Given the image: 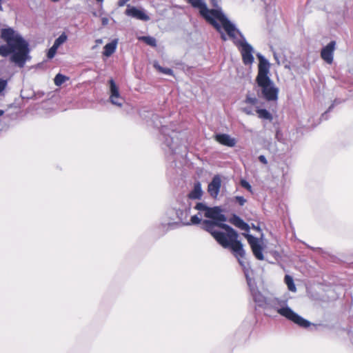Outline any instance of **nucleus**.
I'll return each mask as SVG.
<instances>
[{
    "instance_id": "1",
    "label": "nucleus",
    "mask_w": 353,
    "mask_h": 353,
    "mask_svg": "<svg viewBox=\"0 0 353 353\" xmlns=\"http://www.w3.org/2000/svg\"><path fill=\"white\" fill-rule=\"evenodd\" d=\"M203 228L211 234L214 239L224 248H230L241 265V259L245 255L242 243L238 240L237 232L230 225L210 220L202 222Z\"/></svg>"
},
{
    "instance_id": "2",
    "label": "nucleus",
    "mask_w": 353,
    "mask_h": 353,
    "mask_svg": "<svg viewBox=\"0 0 353 353\" xmlns=\"http://www.w3.org/2000/svg\"><path fill=\"white\" fill-rule=\"evenodd\" d=\"M1 37L7 44L0 46V55L6 57L12 53L10 61L19 68H23L30 52L28 43L10 28L3 29Z\"/></svg>"
},
{
    "instance_id": "3",
    "label": "nucleus",
    "mask_w": 353,
    "mask_h": 353,
    "mask_svg": "<svg viewBox=\"0 0 353 353\" xmlns=\"http://www.w3.org/2000/svg\"><path fill=\"white\" fill-rule=\"evenodd\" d=\"M194 8H199L201 15L209 22L217 31L221 32V26L217 23L219 21L223 28L231 39H235L239 32L235 26L225 17L221 11L215 9L209 10L203 0H186Z\"/></svg>"
},
{
    "instance_id": "4",
    "label": "nucleus",
    "mask_w": 353,
    "mask_h": 353,
    "mask_svg": "<svg viewBox=\"0 0 353 353\" xmlns=\"http://www.w3.org/2000/svg\"><path fill=\"white\" fill-rule=\"evenodd\" d=\"M269 70L270 64L268 61L263 57H259L256 82L261 88L262 95L265 100L268 101H276L279 90L274 86L272 81L269 77Z\"/></svg>"
},
{
    "instance_id": "5",
    "label": "nucleus",
    "mask_w": 353,
    "mask_h": 353,
    "mask_svg": "<svg viewBox=\"0 0 353 353\" xmlns=\"http://www.w3.org/2000/svg\"><path fill=\"white\" fill-rule=\"evenodd\" d=\"M229 221L235 227L247 232L243 233L242 234L245 236L249 245H250L254 256L258 260L263 261L264 259V256L263 254V248L261 244L260 240L258 238L248 234L250 230L249 225L236 214H232L230 218Z\"/></svg>"
},
{
    "instance_id": "6",
    "label": "nucleus",
    "mask_w": 353,
    "mask_h": 353,
    "mask_svg": "<svg viewBox=\"0 0 353 353\" xmlns=\"http://www.w3.org/2000/svg\"><path fill=\"white\" fill-rule=\"evenodd\" d=\"M277 312L283 316H285L288 320H290L293 323H296L299 326L304 328H307L310 326L311 323L307 320L303 319L296 313H295L289 307H284L278 309Z\"/></svg>"
},
{
    "instance_id": "7",
    "label": "nucleus",
    "mask_w": 353,
    "mask_h": 353,
    "mask_svg": "<svg viewBox=\"0 0 353 353\" xmlns=\"http://www.w3.org/2000/svg\"><path fill=\"white\" fill-rule=\"evenodd\" d=\"M110 84V102L119 107H121L123 105V99L120 96L118 86L116 85L114 81L111 79L109 80Z\"/></svg>"
},
{
    "instance_id": "8",
    "label": "nucleus",
    "mask_w": 353,
    "mask_h": 353,
    "mask_svg": "<svg viewBox=\"0 0 353 353\" xmlns=\"http://www.w3.org/2000/svg\"><path fill=\"white\" fill-rule=\"evenodd\" d=\"M336 41H332L327 46L323 47L321 51V57L328 64H332L334 59Z\"/></svg>"
},
{
    "instance_id": "9",
    "label": "nucleus",
    "mask_w": 353,
    "mask_h": 353,
    "mask_svg": "<svg viewBox=\"0 0 353 353\" xmlns=\"http://www.w3.org/2000/svg\"><path fill=\"white\" fill-rule=\"evenodd\" d=\"M241 54L242 56V60L245 65H249L252 63L254 61V57L252 55V48L246 42H243L241 44Z\"/></svg>"
},
{
    "instance_id": "10",
    "label": "nucleus",
    "mask_w": 353,
    "mask_h": 353,
    "mask_svg": "<svg viewBox=\"0 0 353 353\" xmlns=\"http://www.w3.org/2000/svg\"><path fill=\"white\" fill-rule=\"evenodd\" d=\"M248 284L250 287L251 295L252 296L254 301L258 306L263 307L267 302L265 297L261 294V292L257 288L253 287L251 285L250 279H248Z\"/></svg>"
},
{
    "instance_id": "11",
    "label": "nucleus",
    "mask_w": 353,
    "mask_h": 353,
    "mask_svg": "<svg viewBox=\"0 0 353 353\" xmlns=\"http://www.w3.org/2000/svg\"><path fill=\"white\" fill-rule=\"evenodd\" d=\"M204 216L213 219L216 223L226 221L225 216L221 213V210L219 207L210 208L208 212L204 213Z\"/></svg>"
},
{
    "instance_id": "12",
    "label": "nucleus",
    "mask_w": 353,
    "mask_h": 353,
    "mask_svg": "<svg viewBox=\"0 0 353 353\" xmlns=\"http://www.w3.org/2000/svg\"><path fill=\"white\" fill-rule=\"evenodd\" d=\"M221 187V179L219 175H215L208 184V192L213 198H216Z\"/></svg>"
},
{
    "instance_id": "13",
    "label": "nucleus",
    "mask_w": 353,
    "mask_h": 353,
    "mask_svg": "<svg viewBox=\"0 0 353 353\" xmlns=\"http://www.w3.org/2000/svg\"><path fill=\"white\" fill-rule=\"evenodd\" d=\"M214 139L220 144L230 148L235 146L236 143V139L231 137L228 134H216Z\"/></svg>"
},
{
    "instance_id": "14",
    "label": "nucleus",
    "mask_w": 353,
    "mask_h": 353,
    "mask_svg": "<svg viewBox=\"0 0 353 353\" xmlns=\"http://www.w3.org/2000/svg\"><path fill=\"white\" fill-rule=\"evenodd\" d=\"M126 13L140 20L147 21L149 19V17L145 12L134 7L128 9Z\"/></svg>"
},
{
    "instance_id": "15",
    "label": "nucleus",
    "mask_w": 353,
    "mask_h": 353,
    "mask_svg": "<svg viewBox=\"0 0 353 353\" xmlns=\"http://www.w3.org/2000/svg\"><path fill=\"white\" fill-rule=\"evenodd\" d=\"M202 196L203 190L201 189V185L199 181H197L194 183L193 190L190 192L188 196L190 199H200Z\"/></svg>"
},
{
    "instance_id": "16",
    "label": "nucleus",
    "mask_w": 353,
    "mask_h": 353,
    "mask_svg": "<svg viewBox=\"0 0 353 353\" xmlns=\"http://www.w3.org/2000/svg\"><path fill=\"white\" fill-rule=\"evenodd\" d=\"M117 40L114 39L110 43H107L103 48V54L106 57H110L116 50Z\"/></svg>"
},
{
    "instance_id": "17",
    "label": "nucleus",
    "mask_w": 353,
    "mask_h": 353,
    "mask_svg": "<svg viewBox=\"0 0 353 353\" xmlns=\"http://www.w3.org/2000/svg\"><path fill=\"white\" fill-rule=\"evenodd\" d=\"M139 41L144 42L146 45L155 48L157 47V40L150 36H141L138 37Z\"/></svg>"
},
{
    "instance_id": "18",
    "label": "nucleus",
    "mask_w": 353,
    "mask_h": 353,
    "mask_svg": "<svg viewBox=\"0 0 353 353\" xmlns=\"http://www.w3.org/2000/svg\"><path fill=\"white\" fill-rule=\"evenodd\" d=\"M257 114H258V117L260 118V119H267V120H269V121H272V114L265 109H257L256 110Z\"/></svg>"
},
{
    "instance_id": "19",
    "label": "nucleus",
    "mask_w": 353,
    "mask_h": 353,
    "mask_svg": "<svg viewBox=\"0 0 353 353\" xmlns=\"http://www.w3.org/2000/svg\"><path fill=\"white\" fill-rule=\"evenodd\" d=\"M284 281L285 284L288 286V288L291 292H296V288L294 283L293 279L290 275H285L284 278Z\"/></svg>"
},
{
    "instance_id": "20",
    "label": "nucleus",
    "mask_w": 353,
    "mask_h": 353,
    "mask_svg": "<svg viewBox=\"0 0 353 353\" xmlns=\"http://www.w3.org/2000/svg\"><path fill=\"white\" fill-rule=\"evenodd\" d=\"M68 80H69V77L59 73L55 76L54 83L57 86H60Z\"/></svg>"
},
{
    "instance_id": "21",
    "label": "nucleus",
    "mask_w": 353,
    "mask_h": 353,
    "mask_svg": "<svg viewBox=\"0 0 353 353\" xmlns=\"http://www.w3.org/2000/svg\"><path fill=\"white\" fill-rule=\"evenodd\" d=\"M154 66L161 73H163V74H168V75H171V76L174 75L173 71L170 68H163V67H161V65H157V64H154Z\"/></svg>"
},
{
    "instance_id": "22",
    "label": "nucleus",
    "mask_w": 353,
    "mask_h": 353,
    "mask_svg": "<svg viewBox=\"0 0 353 353\" xmlns=\"http://www.w3.org/2000/svg\"><path fill=\"white\" fill-rule=\"evenodd\" d=\"M67 39V35L63 32L54 41L53 46L59 48L61 44L66 41Z\"/></svg>"
},
{
    "instance_id": "23",
    "label": "nucleus",
    "mask_w": 353,
    "mask_h": 353,
    "mask_svg": "<svg viewBox=\"0 0 353 353\" xmlns=\"http://www.w3.org/2000/svg\"><path fill=\"white\" fill-rule=\"evenodd\" d=\"M194 208L199 211H203L205 213L208 212L210 207H208L205 204L203 203H197L194 207Z\"/></svg>"
},
{
    "instance_id": "24",
    "label": "nucleus",
    "mask_w": 353,
    "mask_h": 353,
    "mask_svg": "<svg viewBox=\"0 0 353 353\" xmlns=\"http://www.w3.org/2000/svg\"><path fill=\"white\" fill-rule=\"evenodd\" d=\"M58 48H57L54 46H52L48 50L47 57L48 59H52L57 50Z\"/></svg>"
},
{
    "instance_id": "25",
    "label": "nucleus",
    "mask_w": 353,
    "mask_h": 353,
    "mask_svg": "<svg viewBox=\"0 0 353 353\" xmlns=\"http://www.w3.org/2000/svg\"><path fill=\"white\" fill-rule=\"evenodd\" d=\"M234 199L236 203H239V205L243 206L247 202V200L241 196H236Z\"/></svg>"
},
{
    "instance_id": "26",
    "label": "nucleus",
    "mask_w": 353,
    "mask_h": 353,
    "mask_svg": "<svg viewBox=\"0 0 353 353\" xmlns=\"http://www.w3.org/2000/svg\"><path fill=\"white\" fill-rule=\"evenodd\" d=\"M241 183V185L245 188L246 190H248L249 192H252V186L250 185V184L245 180L244 179H242L240 182Z\"/></svg>"
},
{
    "instance_id": "27",
    "label": "nucleus",
    "mask_w": 353,
    "mask_h": 353,
    "mask_svg": "<svg viewBox=\"0 0 353 353\" xmlns=\"http://www.w3.org/2000/svg\"><path fill=\"white\" fill-rule=\"evenodd\" d=\"M201 219L200 217H199L198 215H194L191 217L190 219V223H188L189 225L190 224H194V225H197V224H199L201 223Z\"/></svg>"
},
{
    "instance_id": "28",
    "label": "nucleus",
    "mask_w": 353,
    "mask_h": 353,
    "mask_svg": "<svg viewBox=\"0 0 353 353\" xmlns=\"http://www.w3.org/2000/svg\"><path fill=\"white\" fill-rule=\"evenodd\" d=\"M258 102V100L255 97H251L250 96H247L245 99V103L251 105H255Z\"/></svg>"
},
{
    "instance_id": "29",
    "label": "nucleus",
    "mask_w": 353,
    "mask_h": 353,
    "mask_svg": "<svg viewBox=\"0 0 353 353\" xmlns=\"http://www.w3.org/2000/svg\"><path fill=\"white\" fill-rule=\"evenodd\" d=\"M7 86V81L0 79V93L5 90Z\"/></svg>"
},
{
    "instance_id": "30",
    "label": "nucleus",
    "mask_w": 353,
    "mask_h": 353,
    "mask_svg": "<svg viewBox=\"0 0 353 353\" xmlns=\"http://www.w3.org/2000/svg\"><path fill=\"white\" fill-rule=\"evenodd\" d=\"M259 160L263 163V164H267L268 163V161H267V159L265 157V156L263 155H260L259 157Z\"/></svg>"
},
{
    "instance_id": "31",
    "label": "nucleus",
    "mask_w": 353,
    "mask_h": 353,
    "mask_svg": "<svg viewBox=\"0 0 353 353\" xmlns=\"http://www.w3.org/2000/svg\"><path fill=\"white\" fill-rule=\"evenodd\" d=\"M129 1L130 0H119L117 5L119 7L124 6L126 4V3Z\"/></svg>"
},
{
    "instance_id": "32",
    "label": "nucleus",
    "mask_w": 353,
    "mask_h": 353,
    "mask_svg": "<svg viewBox=\"0 0 353 353\" xmlns=\"http://www.w3.org/2000/svg\"><path fill=\"white\" fill-rule=\"evenodd\" d=\"M221 37L222 40H223V41L226 40V37L224 34H221Z\"/></svg>"
},
{
    "instance_id": "33",
    "label": "nucleus",
    "mask_w": 353,
    "mask_h": 353,
    "mask_svg": "<svg viewBox=\"0 0 353 353\" xmlns=\"http://www.w3.org/2000/svg\"><path fill=\"white\" fill-rule=\"evenodd\" d=\"M96 43H102V39H97Z\"/></svg>"
},
{
    "instance_id": "34",
    "label": "nucleus",
    "mask_w": 353,
    "mask_h": 353,
    "mask_svg": "<svg viewBox=\"0 0 353 353\" xmlns=\"http://www.w3.org/2000/svg\"><path fill=\"white\" fill-rule=\"evenodd\" d=\"M1 1H2V0H0V11L3 10V8H2V6H1Z\"/></svg>"
},
{
    "instance_id": "35",
    "label": "nucleus",
    "mask_w": 353,
    "mask_h": 353,
    "mask_svg": "<svg viewBox=\"0 0 353 353\" xmlns=\"http://www.w3.org/2000/svg\"><path fill=\"white\" fill-rule=\"evenodd\" d=\"M3 114H4V111L2 110H0V117L3 115Z\"/></svg>"
},
{
    "instance_id": "36",
    "label": "nucleus",
    "mask_w": 353,
    "mask_h": 353,
    "mask_svg": "<svg viewBox=\"0 0 353 353\" xmlns=\"http://www.w3.org/2000/svg\"><path fill=\"white\" fill-rule=\"evenodd\" d=\"M211 1L214 3V4H215L218 0H211Z\"/></svg>"
},
{
    "instance_id": "37",
    "label": "nucleus",
    "mask_w": 353,
    "mask_h": 353,
    "mask_svg": "<svg viewBox=\"0 0 353 353\" xmlns=\"http://www.w3.org/2000/svg\"><path fill=\"white\" fill-rule=\"evenodd\" d=\"M96 1H97V2H100V3H101V2H103V0H96Z\"/></svg>"
},
{
    "instance_id": "38",
    "label": "nucleus",
    "mask_w": 353,
    "mask_h": 353,
    "mask_svg": "<svg viewBox=\"0 0 353 353\" xmlns=\"http://www.w3.org/2000/svg\"><path fill=\"white\" fill-rule=\"evenodd\" d=\"M52 2H57V1H59V0H51Z\"/></svg>"
},
{
    "instance_id": "39",
    "label": "nucleus",
    "mask_w": 353,
    "mask_h": 353,
    "mask_svg": "<svg viewBox=\"0 0 353 353\" xmlns=\"http://www.w3.org/2000/svg\"><path fill=\"white\" fill-rule=\"evenodd\" d=\"M253 228H254V229H256V230H259V228H256V227H255V226H253Z\"/></svg>"
}]
</instances>
